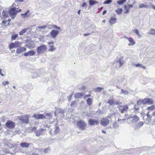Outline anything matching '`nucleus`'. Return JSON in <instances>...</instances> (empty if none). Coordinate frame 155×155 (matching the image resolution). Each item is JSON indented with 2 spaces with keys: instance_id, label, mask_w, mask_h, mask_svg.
Here are the masks:
<instances>
[{
  "instance_id": "1",
  "label": "nucleus",
  "mask_w": 155,
  "mask_h": 155,
  "mask_svg": "<svg viewBox=\"0 0 155 155\" xmlns=\"http://www.w3.org/2000/svg\"><path fill=\"white\" fill-rule=\"evenodd\" d=\"M18 8L16 7H13L11 8L9 10L8 13L12 19H14L16 16L17 13L18 12H21V9H19L18 10H17Z\"/></svg>"
},
{
  "instance_id": "2",
  "label": "nucleus",
  "mask_w": 155,
  "mask_h": 155,
  "mask_svg": "<svg viewBox=\"0 0 155 155\" xmlns=\"http://www.w3.org/2000/svg\"><path fill=\"white\" fill-rule=\"evenodd\" d=\"M77 125L80 129L84 130L86 128L87 124L84 121L81 120L77 122Z\"/></svg>"
},
{
  "instance_id": "3",
  "label": "nucleus",
  "mask_w": 155,
  "mask_h": 155,
  "mask_svg": "<svg viewBox=\"0 0 155 155\" xmlns=\"http://www.w3.org/2000/svg\"><path fill=\"white\" fill-rule=\"evenodd\" d=\"M37 52L38 54L44 52L47 50L46 46L44 45H42L37 48Z\"/></svg>"
},
{
  "instance_id": "4",
  "label": "nucleus",
  "mask_w": 155,
  "mask_h": 155,
  "mask_svg": "<svg viewBox=\"0 0 155 155\" xmlns=\"http://www.w3.org/2000/svg\"><path fill=\"white\" fill-rule=\"evenodd\" d=\"M59 132V128L58 126H56L54 130H51L49 132L51 135L53 136L58 134Z\"/></svg>"
},
{
  "instance_id": "5",
  "label": "nucleus",
  "mask_w": 155,
  "mask_h": 155,
  "mask_svg": "<svg viewBox=\"0 0 155 155\" xmlns=\"http://www.w3.org/2000/svg\"><path fill=\"white\" fill-rule=\"evenodd\" d=\"M128 119L133 123H135L139 120V117L136 115H132L129 116Z\"/></svg>"
},
{
  "instance_id": "6",
  "label": "nucleus",
  "mask_w": 155,
  "mask_h": 155,
  "mask_svg": "<svg viewBox=\"0 0 155 155\" xmlns=\"http://www.w3.org/2000/svg\"><path fill=\"white\" fill-rule=\"evenodd\" d=\"M110 122V120L108 119L107 118H103L101 119V124L104 126H107Z\"/></svg>"
},
{
  "instance_id": "7",
  "label": "nucleus",
  "mask_w": 155,
  "mask_h": 155,
  "mask_svg": "<svg viewBox=\"0 0 155 155\" xmlns=\"http://www.w3.org/2000/svg\"><path fill=\"white\" fill-rule=\"evenodd\" d=\"M6 126L9 128H13L15 126V123L13 122L8 120L5 123Z\"/></svg>"
},
{
  "instance_id": "8",
  "label": "nucleus",
  "mask_w": 155,
  "mask_h": 155,
  "mask_svg": "<svg viewBox=\"0 0 155 155\" xmlns=\"http://www.w3.org/2000/svg\"><path fill=\"white\" fill-rule=\"evenodd\" d=\"M46 130L44 129L41 128L37 130L35 132L36 136H40L45 134V133Z\"/></svg>"
},
{
  "instance_id": "9",
  "label": "nucleus",
  "mask_w": 155,
  "mask_h": 155,
  "mask_svg": "<svg viewBox=\"0 0 155 155\" xmlns=\"http://www.w3.org/2000/svg\"><path fill=\"white\" fill-rule=\"evenodd\" d=\"M19 45V42L18 41H15L14 43H11L9 45L10 49L14 48H17Z\"/></svg>"
},
{
  "instance_id": "10",
  "label": "nucleus",
  "mask_w": 155,
  "mask_h": 155,
  "mask_svg": "<svg viewBox=\"0 0 155 155\" xmlns=\"http://www.w3.org/2000/svg\"><path fill=\"white\" fill-rule=\"evenodd\" d=\"M154 101L150 98H145L143 99V102L144 104H153Z\"/></svg>"
},
{
  "instance_id": "11",
  "label": "nucleus",
  "mask_w": 155,
  "mask_h": 155,
  "mask_svg": "<svg viewBox=\"0 0 155 155\" xmlns=\"http://www.w3.org/2000/svg\"><path fill=\"white\" fill-rule=\"evenodd\" d=\"M22 122L28 124L29 122V116L27 115H24L21 117Z\"/></svg>"
},
{
  "instance_id": "12",
  "label": "nucleus",
  "mask_w": 155,
  "mask_h": 155,
  "mask_svg": "<svg viewBox=\"0 0 155 155\" xmlns=\"http://www.w3.org/2000/svg\"><path fill=\"white\" fill-rule=\"evenodd\" d=\"M88 124L91 125H97L99 123V121L97 120L89 119L88 121Z\"/></svg>"
},
{
  "instance_id": "13",
  "label": "nucleus",
  "mask_w": 155,
  "mask_h": 155,
  "mask_svg": "<svg viewBox=\"0 0 155 155\" xmlns=\"http://www.w3.org/2000/svg\"><path fill=\"white\" fill-rule=\"evenodd\" d=\"M107 103L111 105H112L113 104L116 105H118L120 104V103L119 101H115L113 99H110L109 100Z\"/></svg>"
},
{
  "instance_id": "14",
  "label": "nucleus",
  "mask_w": 155,
  "mask_h": 155,
  "mask_svg": "<svg viewBox=\"0 0 155 155\" xmlns=\"http://www.w3.org/2000/svg\"><path fill=\"white\" fill-rule=\"evenodd\" d=\"M59 33V31L58 30H52L50 33L51 35L53 38H55Z\"/></svg>"
},
{
  "instance_id": "15",
  "label": "nucleus",
  "mask_w": 155,
  "mask_h": 155,
  "mask_svg": "<svg viewBox=\"0 0 155 155\" xmlns=\"http://www.w3.org/2000/svg\"><path fill=\"white\" fill-rule=\"evenodd\" d=\"M26 50V48L24 47H20L18 48L16 50V53L20 54L24 51H25Z\"/></svg>"
},
{
  "instance_id": "16",
  "label": "nucleus",
  "mask_w": 155,
  "mask_h": 155,
  "mask_svg": "<svg viewBox=\"0 0 155 155\" xmlns=\"http://www.w3.org/2000/svg\"><path fill=\"white\" fill-rule=\"evenodd\" d=\"M84 94L82 92L76 93L74 95V97L76 99L81 98Z\"/></svg>"
},
{
  "instance_id": "17",
  "label": "nucleus",
  "mask_w": 155,
  "mask_h": 155,
  "mask_svg": "<svg viewBox=\"0 0 155 155\" xmlns=\"http://www.w3.org/2000/svg\"><path fill=\"white\" fill-rule=\"evenodd\" d=\"M34 117L37 119H43L44 116L42 114H35L33 116Z\"/></svg>"
},
{
  "instance_id": "18",
  "label": "nucleus",
  "mask_w": 155,
  "mask_h": 155,
  "mask_svg": "<svg viewBox=\"0 0 155 155\" xmlns=\"http://www.w3.org/2000/svg\"><path fill=\"white\" fill-rule=\"evenodd\" d=\"M119 111L121 113H125L128 109V107H119Z\"/></svg>"
},
{
  "instance_id": "19",
  "label": "nucleus",
  "mask_w": 155,
  "mask_h": 155,
  "mask_svg": "<svg viewBox=\"0 0 155 155\" xmlns=\"http://www.w3.org/2000/svg\"><path fill=\"white\" fill-rule=\"evenodd\" d=\"M30 145V143L26 142L21 143L20 144L21 147L23 148H28Z\"/></svg>"
},
{
  "instance_id": "20",
  "label": "nucleus",
  "mask_w": 155,
  "mask_h": 155,
  "mask_svg": "<svg viewBox=\"0 0 155 155\" xmlns=\"http://www.w3.org/2000/svg\"><path fill=\"white\" fill-rule=\"evenodd\" d=\"M116 19L115 18L111 17L110 19L109 22L110 25H113L116 22Z\"/></svg>"
},
{
  "instance_id": "21",
  "label": "nucleus",
  "mask_w": 155,
  "mask_h": 155,
  "mask_svg": "<svg viewBox=\"0 0 155 155\" xmlns=\"http://www.w3.org/2000/svg\"><path fill=\"white\" fill-rule=\"evenodd\" d=\"M117 62L119 63V67H121L123 65L124 63V60L122 58H119V60L117 61Z\"/></svg>"
},
{
  "instance_id": "22",
  "label": "nucleus",
  "mask_w": 155,
  "mask_h": 155,
  "mask_svg": "<svg viewBox=\"0 0 155 155\" xmlns=\"http://www.w3.org/2000/svg\"><path fill=\"white\" fill-rule=\"evenodd\" d=\"M139 7L140 8H151L150 5H145L144 4H141L139 5Z\"/></svg>"
},
{
  "instance_id": "23",
  "label": "nucleus",
  "mask_w": 155,
  "mask_h": 155,
  "mask_svg": "<svg viewBox=\"0 0 155 155\" xmlns=\"http://www.w3.org/2000/svg\"><path fill=\"white\" fill-rule=\"evenodd\" d=\"M128 40L129 42H130V43L128 44V45H133L135 44V42H134V40L132 38H130L128 39Z\"/></svg>"
},
{
  "instance_id": "24",
  "label": "nucleus",
  "mask_w": 155,
  "mask_h": 155,
  "mask_svg": "<svg viewBox=\"0 0 155 155\" xmlns=\"http://www.w3.org/2000/svg\"><path fill=\"white\" fill-rule=\"evenodd\" d=\"M89 5H93L95 4L98 3V2L94 0H90L89 1Z\"/></svg>"
},
{
  "instance_id": "25",
  "label": "nucleus",
  "mask_w": 155,
  "mask_h": 155,
  "mask_svg": "<svg viewBox=\"0 0 155 155\" xmlns=\"http://www.w3.org/2000/svg\"><path fill=\"white\" fill-rule=\"evenodd\" d=\"M104 88L98 87L94 88V91L96 92H100Z\"/></svg>"
},
{
  "instance_id": "26",
  "label": "nucleus",
  "mask_w": 155,
  "mask_h": 155,
  "mask_svg": "<svg viewBox=\"0 0 155 155\" xmlns=\"http://www.w3.org/2000/svg\"><path fill=\"white\" fill-rule=\"evenodd\" d=\"M87 103L89 106H91L92 104V99L91 98H88L87 100Z\"/></svg>"
},
{
  "instance_id": "27",
  "label": "nucleus",
  "mask_w": 155,
  "mask_h": 155,
  "mask_svg": "<svg viewBox=\"0 0 155 155\" xmlns=\"http://www.w3.org/2000/svg\"><path fill=\"white\" fill-rule=\"evenodd\" d=\"M27 30V29L25 28L19 32V35H23V34L25 33Z\"/></svg>"
},
{
  "instance_id": "28",
  "label": "nucleus",
  "mask_w": 155,
  "mask_h": 155,
  "mask_svg": "<svg viewBox=\"0 0 155 155\" xmlns=\"http://www.w3.org/2000/svg\"><path fill=\"white\" fill-rule=\"evenodd\" d=\"M122 9L121 8H118L117 9L115 10L116 13L118 15H120L122 13Z\"/></svg>"
},
{
  "instance_id": "29",
  "label": "nucleus",
  "mask_w": 155,
  "mask_h": 155,
  "mask_svg": "<svg viewBox=\"0 0 155 155\" xmlns=\"http://www.w3.org/2000/svg\"><path fill=\"white\" fill-rule=\"evenodd\" d=\"M126 1V0H119L117 1V2L119 5H122L125 3Z\"/></svg>"
},
{
  "instance_id": "30",
  "label": "nucleus",
  "mask_w": 155,
  "mask_h": 155,
  "mask_svg": "<svg viewBox=\"0 0 155 155\" xmlns=\"http://www.w3.org/2000/svg\"><path fill=\"white\" fill-rule=\"evenodd\" d=\"M137 105L138 106H141V104H142L143 105H144V104L143 103V99H141L138 101L137 102Z\"/></svg>"
},
{
  "instance_id": "31",
  "label": "nucleus",
  "mask_w": 155,
  "mask_h": 155,
  "mask_svg": "<svg viewBox=\"0 0 155 155\" xmlns=\"http://www.w3.org/2000/svg\"><path fill=\"white\" fill-rule=\"evenodd\" d=\"M49 47L50 48L48 51H53L56 49V48L54 47L53 45H50Z\"/></svg>"
},
{
  "instance_id": "32",
  "label": "nucleus",
  "mask_w": 155,
  "mask_h": 155,
  "mask_svg": "<svg viewBox=\"0 0 155 155\" xmlns=\"http://www.w3.org/2000/svg\"><path fill=\"white\" fill-rule=\"evenodd\" d=\"M2 14L4 17L5 18H6L8 17V14L6 11L3 10L2 12Z\"/></svg>"
},
{
  "instance_id": "33",
  "label": "nucleus",
  "mask_w": 155,
  "mask_h": 155,
  "mask_svg": "<svg viewBox=\"0 0 155 155\" xmlns=\"http://www.w3.org/2000/svg\"><path fill=\"white\" fill-rule=\"evenodd\" d=\"M18 37V34H15L11 36V40H15Z\"/></svg>"
},
{
  "instance_id": "34",
  "label": "nucleus",
  "mask_w": 155,
  "mask_h": 155,
  "mask_svg": "<svg viewBox=\"0 0 155 155\" xmlns=\"http://www.w3.org/2000/svg\"><path fill=\"white\" fill-rule=\"evenodd\" d=\"M147 34H151V35L155 34V29H151L150 32H147Z\"/></svg>"
},
{
  "instance_id": "35",
  "label": "nucleus",
  "mask_w": 155,
  "mask_h": 155,
  "mask_svg": "<svg viewBox=\"0 0 155 155\" xmlns=\"http://www.w3.org/2000/svg\"><path fill=\"white\" fill-rule=\"evenodd\" d=\"M121 93L125 95H127L129 93V92L127 90H124L123 89H121Z\"/></svg>"
},
{
  "instance_id": "36",
  "label": "nucleus",
  "mask_w": 155,
  "mask_h": 155,
  "mask_svg": "<svg viewBox=\"0 0 155 155\" xmlns=\"http://www.w3.org/2000/svg\"><path fill=\"white\" fill-rule=\"evenodd\" d=\"M133 7V5H125L124 6V8L125 9H127V8L129 9L131 8H132Z\"/></svg>"
},
{
  "instance_id": "37",
  "label": "nucleus",
  "mask_w": 155,
  "mask_h": 155,
  "mask_svg": "<svg viewBox=\"0 0 155 155\" xmlns=\"http://www.w3.org/2000/svg\"><path fill=\"white\" fill-rule=\"evenodd\" d=\"M112 0H106L104 2V4H108L112 2Z\"/></svg>"
},
{
  "instance_id": "38",
  "label": "nucleus",
  "mask_w": 155,
  "mask_h": 155,
  "mask_svg": "<svg viewBox=\"0 0 155 155\" xmlns=\"http://www.w3.org/2000/svg\"><path fill=\"white\" fill-rule=\"evenodd\" d=\"M35 52L33 50L30 51H28V53L30 56L34 55L35 54Z\"/></svg>"
},
{
  "instance_id": "39",
  "label": "nucleus",
  "mask_w": 155,
  "mask_h": 155,
  "mask_svg": "<svg viewBox=\"0 0 155 155\" xmlns=\"http://www.w3.org/2000/svg\"><path fill=\"white\" fill-rule=\"evenodd\" d=\"M113 126L114 128H117L119 127V124L115 122L113 124Z\"/></svg>"
},
{
  "instance_id": "40",
  "label": "nucleus",
  "mask_w": 155,
  "mask_h": 155,
  "mask_svg": "<svg viewBox=\"0 0 155 155\" xmlns=\"http://www.w3.org/2000/svg\"><path fill=\"white\" fill-rule=\"evenodd\" d=\"M8 84H9V82L8 81H4L2 82V84L4 86H5Z\"/></svg>"
},
{
  "instance_id": "41",
  "label": "nucleus",
  "mask_w": 155,
  "mask_h": 155,
  "mask_svg": "<svg viewBox=\"0 0 155 155\" xmlns=\"http://www.w3.org/2000/svg\"><path fill=\"white\" fill-rule=\"evenodd\" d=\"M29 11L28 10L24 14H22L21 15L23 16V18H25L26 16L27 15L28 13L29 12Z\"/></svg>"
},
{
  "instance_id": "42",
  "label": "nucleus",
  "mask_w": 155,
  "mask_h": 155,
  "mask_svg": "<svg viewBox=\"0 0 155 155\" xmlns=\"http://www.w3.org/2000/svg\"><path fill=\"white\" fill-rule=\"evenodd\" d=\"M52 27L55 28H57L58 29H60V28L58 27L56 25H52Z\"/></svg>"
},
{
  "instance_id": "43",
  "label": "nucleus",
  "mask_w": 155,
  "mask_h": 155,
  "mask_svg": "<svg viewBox=\"0 0 155 155\" xmlns=\"http://www.w3.org/2000/svg\"><path fill=\"white\" fill-rule=\"evenodd\" d=\"M143 124V122H140L138 124V126L140 127H141Z\"/></svg>"
},
{
  "instance_id": "44",
  "label": "nucleus",
  "mask_w": 155,
  "mask_h": 155,
  "mask_svg": "<svg viewBox=\"0 0 155 155\" xmlns=\"http://www.w3.org/2000/svg\"><path fill=\"white\" fill-rule=\"evenodd\" d=\"M76 101H73V102L71 104V107L74 106H75L76 105Z\"/></svg>"
},
{
  "instance_id": "45",
  "label": "nucleus",
  "mask_w": 155,
  "mask_h": 155,
  "mask_svg": "<svg viewBox=\"0 0 155 155\" xmlns=\"http://www.w3.org/2000/svg\"><path fill=\"white\" fill-rule=\"evenodd\" d=\"M134 33L137 34V35H139V32L138 30L137 29L134 30Z\"/></svg>"
},
{
  "instance_id": "46",
  "label": "nucleus",
  "mask_w": 155,
  "mask_h": 155,
  "mask_svg": "<svg viewBox=\"0 0 155 155\" xmlns=\"http://www.w3.org/2000/svg\"><path fill=\"white\" fill-rule=\"evenodd\" d=\"M47 27L46 26H39L38 27V28L40 29H44Z\"/></svg>"
},
{
  "instance_id": "47",
  "label": "nucleus",
  "mask_w": 155,
  "mask_h": 155,
  "mask_svg": "<svg viewBox=\"0 0 155 155\" xmlns=\"http://www.w3.org/2000/svg\"><path fill=\"white\" fill-rule=\"evenodd\" d=\"M125 9L126 10V11H124V13L127 14V13H128L129 12V9L127 8V9Z\"/></svg>"
},
{
  "instance_id": "48",
  "label": "nucleus",
  "mask_w": 155,
  "mask_h": 155,
  "mask_svg": "<svg viewBox=\"0 0 155 155\" xmlns=\"http://www.w3.org/2000/svg\"><path fill=\"white\" fill-rule=\"evenodd\" d=\"M91 96V94H88L87 95H86L84 96V98L85 99L87 97H90Z\"/></svg>"
},
{
  "instance_id": "49",
  "label": "nucleus",
  "mask_w": 155,
  "mask_h": 155,
  "mask_svg": "<svg viewBox=\"0 0 155 155\" xmlns=\"http://www.w3.org/2000/svg\"><path fill=\"white\" fill-rule=\"evenodd\" d=\"M24 56H29V54L28 53V52H27L25 53L24 54Z\"/></svg>"
},
{
  "instance_id": "50",
  "label": "nucleus",
  "mask_w": 155,
  "mask_h": 155,
  "mask_svg": "<svg viewBox=\"0 0 155 155\" xmlns=\"http://www.w3.org/2000/svg\"><path fill=\"white\" fill-rule=\"evenodd\" d=\"M92 32H91L90 33H89L84 34V36H86L89 35H90L91 34Z\"/></svg>"
},
{
  "instance_id": "51",
  "label": "nucleus",
  "mask_w": 155,
  "mask_h": 155,
  "mask_svg": "<svg viewBox=\"0 0 155 155\" xmlns=\"http://www.w3.org/2000/svg\"><path fill=\"white\" fill-rule=\"evenodd\" d=\"M72 94H71L68 97V101H70L71 99V97H72Z\"/></svg>"
},
{
  "instance_id": "52",
  "label": "nucleus",
  "mask_w": 155,
  "mask_h": 155,
  "mask_svg": "<svg viewBox=\"0 0 155 155\" xmlns=\"http://www.w3.org/2000/svg\"><path fill=\"white\" fill-rule=\"evenodd\" d=\"M126 120L125 119H120V120H120L121 121L120 123H122L123 122H124V121Z\"/></svg>"
},
{
  "instance_id": "53",
  "label": "nucleus",
  "mask_w": 155,
  "mask_h": 155,
  "mask_svg": "<svg viewBox=\"0 0 155 155\" xmlns=\"http://www.w3.org/2000/svg\"><path fill=\"white\" fill-rule=\"evenodd\" d=\"M141 65V64H136L135 65V66L137 67H140V65Z\"/></svg>"
},
{
  "instance_id": "54",
  "label": "nucleus",
  "mask_w": 155,
  "mask_h": 155,
  "mask_svg": "<svg viewBox=\"0 0 155 155\" xmlns=\"http://www.w3.org/2000/svg\"><path fill=\"white\" fill-rule=\"evenodd\" d=\"M24 1V0H17L16 1H15V2L16 3H17L18 2H23Z\"/></svg>"
},
{
  "instance_id": "55",
  "label": "nucleus",
  "mask_w": 155,
  "mask_h": 155,
  "mask_svg": "<svg viewBox=\"0 0 155 155\" xmlns=\"http://www.w3.org/2000/svg\"><path fill=\"white\" fill-rule=\"evenodd\" d=\"M87 5V3L86 2H84L82 5H81V6L82 7H85Z\"/></svg>"
},
{
  "instance_id": "56",
  "label": "nucleus",
  "mask_w": 155,
  "mask_h": 155,
  "mask_svg": "<svg viewBox=\"0 0 155 155\" xmlns=\"http://www.w3.org/2000/svg\"><path fill=\"white\" fill-rule=\"evenodd\" d=\"M140 67L143 69H145L146 68V67L145 66L142 64L140 65Z\"/></svg>"
},
{
  "instance_id": "57",
  "label": "nucleus",
  "mask_w": 155,
  "mask_h": 155,
  "mask_svg": "<svg viewBox=\"0 0 155 155\" xmlns=\"http://www.w3.org/2000/svg\"><path fill=\"white\" fill-rule=\"evenodd\" d=\"M2 69H0V74L1 76H4V74H3L2 73Z\"/></svg>"
},
{
  "instance_id": "58",
  "label": "nucleus",
  "mask_w": 155,
  "mask_h": 155,
  "mask_svg": "<svg viewBox=\"0 0 155 155\" xmlns=\"http://www.w3.org/2000/svg\"><path fill=\"white\" fill-rule=\"evenodd\" d=\"M54 43V42H53V41H50V42H48V45H53V44Z\"/></svg>"
},
{
  "instance_id": "59",
  "label": "nucleus",
  "mask_w": 155,
  "mask_h": 155,
  "mask_svg": "<svg viewBox=\"0 0 155 155\" xmlns=\"http://www.w3.org/2000/svg\"><path fill=\"white\" fill-rule=\"evenodd\" d=\"M107 12V11L106 10H104L102 12V15H104Z\"/></svg>"
},
{
  "instance_id": "60",
  "label": "nucleus",
  "mask_w": 155,
  "mask_h": 155,
  "mask_svg": "<svg viewBox=\"0 0 155 155\" xmlns=\"http://www.w3.org/2000/svg\"><path fill=\"white\" fill-rule=\"evenodd\" d=\"M47 116L49 117H51V113L47 114H46Z\"/></svg>"
},
{
  "instance_id": "61",
  "label": "nucleus",
  "mask_w": 155,
  "mask_h": 155,
  "mask_svg": "<svg viewBox=\"0 0 155 155\" xmlns=\"http://www.w3.org/2000/svg\"><path fill=\"white\" fill-rule=\"evenodd\" d=\"M150 6H151V7H152V8L153 9L155 10V5H150Z\"/></svg>"
},
{
  "instance_id": "62",
  "label": "nucleus",
  "mask_w": 155,
  "mask_h": 155,
  "mask_svg": "<svg viewBox=\"0 0 155 155\" xmlns=\"http://www.w3.org/2000/svg\"><path fill=\"white\" fill-rule=\"evenodd\" d=\"M134 111L135 112V110H137H137H138L139 109V108L138 107H137V108H134Z\"/></svg>"
},
{
  "instance_id": "63",
  "label": "nucleus",
  "mask_w": 155,
  "mask_h": 155,
  "mask_svg": "<svg viewBox=\"0 0 155 155\" xmlns=\"http://www.w3.org/2000/svg\"><path fill=\"white\" fill-rule=\"evenodd\" d=\"M48 149H45V150H44V152L46 153L47 152V150H48Z\"/></svg>"
},
{
  "instance_id": "64",
  "label": "nucleus",
  "mask_w": 155,
  "mask_h": 155,
  "mask_svg": "<svg viewBox=\"0 0 155 155\" xmlns=\"http://www.w3.org/2000/svg\"><path fill=\"white\" fill-rule=\"evenodd\" d=\"M102 133H103L104 134H106V131H104L103 130H102Z\"/></svg>"
}]
</instances>
